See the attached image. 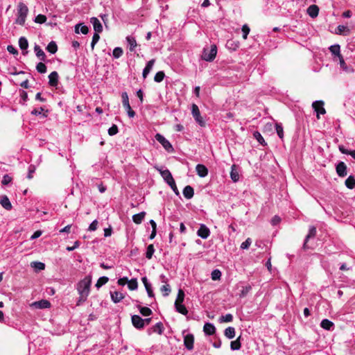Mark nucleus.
Instances as JSON below:
<instances>
[{"label": "nucleus", "mask_w": 355, "mask_h": 355, "mask_svg": "<svg viewBox=\"0 0 355 355\" xmlns=\"http://www.w3.org/2000/svg\"><path fill=\"white\" fill-rule=\"evenodd\" d=\"M338 60H339V64H340V68L345 72H351L352 71V69L351 68H349L347 64L345 63L344 59H343V55L340 56L338 58Z\"/></svg>", "instance_id": "31"}, {"label": "nucleus", "mask_w": 355, "mask_h": 355, "mask_svg": "<svg viewBox=\"0 0 355 355\" xmlns=\"http://www.w3.org/2000/svg\"><path fill=\"white\" fill-rule=\"evenodd\" d=\"M225 336L229 338L232 339L235 336V329L233 327H229L225 329L224 331Z\"/></svg>", "instance_id": "32"}, {"label": "nucleus", "mask_w": 355, "mask_h": 355, "mask_svg": "<svg viewBox=\"0 0 355 355\" xmlns=\"http://www.w3.org/2000/svg\"><path fill=\"white\" fill-rule=\"evenodd\" d=\"M345 186L349 189H353L355 187V178L353 175H349L345 180Z\"/></svg>", "instance_id": "33"}, {"label": "nucleus", "mask_w": 355, "mask_h": 355, "mask_svg": "<svg viewBox=\"0 0 355 355\" xmlns=\"http://www.w3.org/2000/svg\"><path fill=\"white\" fill-rule=\"evenodd\" d=\"M194 336L192 334H188L184 336V345L188 350L193 349Z\"/></svg>", "instance_id": "8"}, {"label": "nucleus", "mask_w": 355, "mask_h": 355, "mask_svg": "<svg viewBox=\"0 0 355 355\" xmlns=\"http://www.w3.org/2000/svg\"><path fill=\"white\" fill-rule=\"evenodd\" d=\"M240 338L241 337L239 336L236 340L231 342L230 348L232 350L235 351L241 349V344L240 342Z\"/></svg>", "instance_id": "37"}, {"label": "nucleus", "mask_w": 355, "mask_h": 355, "mask_svg": "<svg viewBox=\"0 0 355 355\" xmlns=\"http://www.w3.org/2000/svg\"><path fill=\"white\" fill-rule=\"evenodd\" d=\"M7 51L12 54V55H18V51L17 50V49L12 46V45H8L7 46Z\"/></svg>", "instance_id": "64"}, {"label": "nucleus", "mask_w": 355, "mask_h": 355, "mask_svg": "<svg viewBox=\"0 0 355 355\" xmlns=\"http://www.w3.org/2000/svg\"><path fill=\"white\" fill-rule=\"evenodd\" d=\"M99 33H100L95 32V33L94 34V35L92 37V40L91 42V46L92 49H94L95 44L98 42V40L100 39Z\"/></svg>", "instance_id": "56"}, {"label": "nucleus", "mask_w": 355, "mask_h": 355, "mask_svg": "<svg viewBox=\"0 0 355 355\" xmlns=\"http://www.w3.org/2000/svg\"><path fill=\"white\" fill-rule=\"evenodd\" d=\"M217 54V46L216 44H211L210 49L204 48L201 58L207 62H212Z\"/></svg>", "instance_id": "3"}, {"label": "nucleus", "mask_w": 355, "mask_h": 355, "mask_svg": "<svg viewBox=\"0 0 355 355\" xmlns=\"http://www.w3.org/2000/svg\"><path fill=\"white\" fill-rule=\"evenodd\" d=\"M46 66L43 62H40L36 65V70L40 73H45L46 72Z\"/></svg>", "instance_id": "47"}, {"label": "nucleus", "mask_w": 355, "mask_h": 355, "mask_svg": "<svg viewBox=\"0 0 355 355\" xmlns=\"http://www.w3.org/2000/svg\"><path fill=\"white\" fill-rule=\"evenodd\" d=\"M242 32H243V38L246 40L248 38V35L250 31V27L247 24H244L242 26Z\"/></svg>", "instance_id": "53"}, {"label": "nucleus", "mask_w": 355, "mask_h": 355, "mask_svg": "<svg viewBox=\"0 0 355 355\" xmlns=\"http://www.w3.org/2000/svg\"><path fill=\"white\" fill-rule=\"evenodd\" d=\"M320 326L324 329L331 331L334 329V324L328 319H323L321 321Z\"/></svg>", "instance_id": "24"}, {"label": "nucleus", "mask_w": 355, "mask_h": 355, "mask_svg": "<svg viewBox=\"0 0 355 355\" xmlns=\"http://www.w3.org/2000/svg\"><path fill=\"white\" fill-rule=\"evenodd\" d=\"M109 281V278L105 276L101 277L95 284L97 288H100L101 286L105 285Z\"/></svg>", "instance_id": "40"}, {"label": "nucleus", "mask_w": 355, "mask_h": 355, "mask_svg": "<svg viewBox=\"0 0 355 355\" xmlns=\"http://www.w3.org/2000/svg\"><path fill=\"white\" fill-rule=\"evenodd\" d=\"M155 60L154 59H152L147 62L145 68L143 70V73H142V76L144 79L146 78V77L148 76V75L149 74L150 71L152 70L153 65L155 64Z\"/></svg>", "instance_id": "21"}, {"label": "nucleus", "mask_w": 355, "mask_h": 355, "mask_svg": "<svg viewBox=\"0 0 355 355\" xmlns=\"http://www.w3.org/2000/svg\"><path fill=\"white\" fill-rule=\"evenodd\" d=\"M203 331L206 335L211 336L216 333V327L212 323L206 322L203 327Z\"/></svg>", "instance_id": "17"}, {"label": "nucleus", "mask_w": 355, "mask_h": 355, "mask_svg": "<svg viewBox=\"0 0 355 355\" xmlns=\"http://www.w3.org/2000/svg\"><path fill=\"white\" fill-rule=\"evenodd\" d=\"M254 137L257 140V141L262 146H265L267 144L265 142V140L261 133L258 131H255L253 133Z\"/></svg>", "instance_id": "39"}, {"label": "nucleus", "mask_w": 355, "mask_h": 355, "mask_svg": "<svg viewBox=\"0 0 355 355\" xmlns=\"http://www.w3.org/2000/svg\"><path fill=\"white\" fill-rule=\"evenodd\" d=\"M46 51H49V53H52V54H54L57 52L58 51V46L56 44V43L54 42V41H51L50 42L46 48Z\"/></svg>", "instance_id": "34"}, {"label": "nucleus", "mask_w": 355, "mask_h": 355, "mask_svg": "<svg viewBox=\"0 0 355 355\" xmlns=\"http://www.w3.org/2000/svg\"><path fill=\"white\" fill-rule=\"evenodd\" d=\"M160 290L163 293V295L165 297L168 296L171 291V286L168 284L163 285Z\"/></svg>", "instance_id": "48"}, {"label": "nucleus", "mask_w": 355, "mask_h": 355, "mask_svg": "<svg viewBox=\"0 0 355 355\" xmlns=\"http://www.w3.org/2000/svg\"><path fill=\"white\" fill-rule=\"evenodd\" d=\"M196 170L197 174L200 178H205L208 175V169L203 164H197V166L196 167Z\"/></svg>", "instance_id": "19"}, {"label": "nucleus", "mask_w": 355, "mask_h": 355, "mask_svg": "<svg viewBox=\"0 0 355 355\" xmlns=\"http://www.w3.org/2000/svg\"><path fill=\"white\" fill-rule=\"evenodd\" d=\"M275 128L277 135L280 139H283L284 137V129L283 126L281 123H276Z\"/></svg>", "instance_id": "49"}, {"label": "nucleus", "mask_w": 355, "mask_h": 355, "mask_svg": "<svg viewBox=\"0 0 355 355\" xmlns=\"http://www.w3.org/2000/svg\"><path fill=\"white\" fill-rule=\"evenodd\" d=\"M91 283V277L87 276L77 284L76 289L79 295H83V297H88L90 293Z\"/></svg>", "instance_id": "1"}, {"label": "nucleus", "mask_w": 355, "mask_h": 355, "mask_svg": "<svg viewBox=\"0 0 355 355\" xmlns=\"http://www.w3.org/2000/svg\"><path fill=\"white\" fill-rule=\"evenodd\" d=\"M233 320V315L231 313H227L225 315H222L219 318L220 322H230Z\"/></svg>", "instance_id": "45"}, {"label": "nucleus", "mask_w": 355, "mask_h": 355, "mask_svg": "<svg viewBox=\"0 0 355 355\" xmlns=\"http://www.w3.org/2000/svg\"><path fill=\"white\" fill-rule=\"evenodd\" d=\"M34 51L35 53L36 56L41 60V61H45L46 60V55L44 51L41 49V47L35 44L34 46Z\"/></svg>", "instance_id": "23"}, {"label": "nucleus", "mask_w": 355, "mask_h": 355, "mask_svg": "<svg viewBox=\"0 0 355 355\" xmlns=\"http://www.w3.org/2000/svg\"><path fill=\"white\" fill-rule=\"evenodd\" d=\"M19 46L22 51V53L24 55H26L28 53L27 49L28 47V42L25 37H21L19 39Z\"/></svg>", "instance_id": "15"}, {"label": "nucleus", "mask_w": 355, "mask_h": 355, "mask_svg": "<svg viewBox=\"0 0 355 355\" xmlns=\"http://www.w3.org/2000/svg\"><path fill=\"white\" fill-rule=\"evenodd\" d=\"M128 287L131 291H135L137 289L138 287V283L137 279H131L130 280H128Z\"/></svg>", "instance_id": "42"}, {"label": "nucleus", "mask_w": 355, "mask_h": 355, "mask_svg": "<svg viewBox=\"0 0 355 355\" xmlns=\"http://www.w3.org/2000/svg\"><path fill=\"white\" fill-rule=\"evenodd\" d=\"M110 296L114 303H119L124 298L123 294L119 291H111Z\"/></svg>", "instance_id": "22"}, {"label": "nucleus", "mask_w": 355, "mask_h": 355, "mask_svg": "<svg viewBox=\"0 0 355 355\" xmlns=\"http://www.w3.org/2000/svg\"><path fill=\"white\" fill-rule=\"evenodd\" d=\"M230 178L234 182H236L239 180V166L233 164L231 166Z\"/></svg>", "instance_id": "13"}, {"label": "nucleus", "mask_w": 355, "mask_h": 355, "mask_svg": "<svg viewBox=\"0 0 355 355\" xmlns=\"http://www.w3.org/2000/svg\"><path fill=\"white\" fill-rule=\"evenodd\" d=\"M164 77H165V73H164V71H160L155 73V75L154 76V80L156 83H161L164 80Z\"/></svg>", "instance_id": "46"}, {"label": "nucleus", "mask_w": 355, "mask_h": 355, "mask_svg": "<svg viewBox=\"0 0 355 355\" xmlns=\"http://www.w3.org/2000/svg\"><path fill=\"white\" fill-rule=\"evenodd\" d=\"M122 103L123 107H128L130 105L129 98L127 92H124L121 94Z\"/></svg>", "instance_id": "51"}, {"label": "nucleus", "mask_w": 355, "mask_h": 355, "mask_svg": "<svg viewBox=\"0 0 355 355\" xmlns=\"http://www.w3.org/2000/svg\"><path fill=\"white\" fill-rule=\"evenodd\" d=\"M137 308L139 309L140 313L144 316H149L153 313L151 309L148 307L137 305Z\"/></svg>", "instance_id": "35"}, {"label": "nucleus", "mask_w": 355, "mask_h": 355, "mask_svg": "<svg viewBox=\"0 0 355 355\" xmlns=\"http://www.w3.org/2000/svg\"><path fill=\"white\" fill-rule=\"evenodd\" d=\"M222 276V272L219 269H214L211 273V278L214 281L220 280Z\"/></svg>", "instance_id": "38"}, {"label": "nucleus", "mask_w": 355, "mask_h": 355, "mask_svg": "<svg viewBox=\"0 0 355 355\" xmlns=\"http://www.w3.org/2000/svg\"><path fill=\"white\" fill-rule=\"evenodd\" d=\"M127 42L129 45V49L130 51H135V47L137 46V42L135 37L132 36H128L126 37Z\"/></svg>", "instance_id": "29"}, {"label": "nucleus", "mask_w": 355, "mask_h": 355, "mask_svg": "<svg viewBox=\"0 0 355 355\" xmlns=\"http://www.w3.org/2000/svg\"><path fill=\"white\" fill-rule=\"evenodd\" d=\"M146 216L145 211H141L139 214L132 216V220L136 224H140L144 220Z\"/></svg>", "instance_id": "26"}, {"label": "nucleus", "mask_w": 355, "mask_h": 355, "mask_svg": "<svg viewBox=\"0 0 355 355\" xmlns=\"http://www.w3.org/2000/svg\"><path fill=\"white\" fill-rule=\"evenodd\" d=\"M124 108L127 111L128 115L130 118H133L135 116V112L132 110L130 105H128V107H124Z\"/></svg>", "instance_id": "62"}, {"label": "nucleus", "mask_w": 355, "mask_h": 355, "mask_svg": "<svg viewBox=\"0 0 355 355\" xmlns=\"http://www.w3.org/2000/svg\"><path fill=\"white\" fill-rule=\"evenodd\" d=\"M28 12V7L22 2L19 3L17 6V16L15 19V23L21 26L24 25Z\"/></svg>", "instance_id": "2"}, {"label": "nucleus", "mask_w": 355, "mask_h": 355, "mask_svg": "<svg viewBox=\"0 0 355 355\" xmlns=\"http://www.w3.org/2000/svg\"><path fill=\"white\" fill-rule=\"evenodd\" d=\"M191 113L193 117L196 120V121L200 125L205 126V122L203 120L202 117L200 115V110L197 105L193 104L191 106Z\"/></svg>", "instance_id": "5"}, {"label": "nucleus", "mask_w": 355, "mask_h": 355, "mask_svg": "<svg viewBox=\"0 0 355 355\" xmlns=\"http://www.w3.org/2000/svg\"><path fill=\"white\" fill-rule=\"evenodd\" d=\"M182 193L185 198L191 199L194 195V190L192 187L188 185L184 188Z\"/></svg>", "instance_id": "25"}, {"label": "nucleus", "mask_w": 355, "mask_h": 355, "mask_svg": "<svg viewBox=\"0 0 355 355\" xmlns=\"http://www.w3.org/2000/svg\"><path fill=\"white\" fill-rule=\"evenodd\" d=\"M141 281L145 286L146 292L153 290L151 284L148 282L146 277H143Z\"/></svg>", "instance_id": "52"}, {"label": "nucleus", "mask_w": 355, "mask_h": 355, "mask_svg": "<svg viewBox=\"0 0 355 355\" xmlns=\"http://www.w3.org/2000/svg\"><path fill=\"white\" fill-rule=\"evenodd\" d=\"M336 173L339 177L343 178V177L346 176L347 174V166L343 162H340L336 165Z\"/></svg>", "instance_id": "12"}, {"label": "nucleus", "mask_w": 355, "mask_h": 355, "mask_svg": "<svg viewBox=\"0 0 355 355\" xmlns=\"http://www.w3.org/2000/svg\"><path fill=\"white\" fill-rule=\"evenodd\" d=\"M155 139L162 144L163 148L168 153H173L174 151V148L170 141L166 139L162 135L159 133H157L155 136Z\"/></svg>", "instance_id": "4"}, {"label": "nucleus", "mask_w": 355, "mask_h": 355, "mask_svg": "<svg viewBox=\"0 0 355 355\" xmlns=\"http://www.w3.org/2000/svg\"><path fill=\"white\" fill-rule=\"evenodd\" d=\"M131 319L132 323L135 328L141 329L144 327V320L139 315H134Z\"/></svg>", "instance_id": "11"}, {"label": "nucleus", "mask_w": 355, "mask_h": 355, "mask_svg": "<svg viewBox=\"0 0 355 355\" xmlns=\"http://www.w3.org/2000/svg\"><path fill=\"white\" fill-rule=\"evenodd\" d=\"M20 98L21 101L20 103L24 105L25 103L28 101V94L26 91L21 90L20 92Z\"/></svg>", "instance_id": "55"}, {"label": "nucleus", "mask_w": 355, "mask_h": 355, "mask_svg": "<svg viewBox=\"0 0 355 355\" xmlns=\"http://www.w3.org/2000/svg\"><path fill=\"white\" fill-rule=\"evenodd\" d=\"M175 308L177 312L186 315L188 313V311L186 306L183 304V303L175 304Z\"/></svg>", "instance_id": "30"}, {"label": "nucleus", "mask_w": 355, "mask_h": 355, "mask_svg": "<svg viewBox=\"0 0 355 355\" xmlns=\"http://www.w3.org/2000/svg\"><path fill=\"white\" fill-rule=\"evenodd\" d=\"M32 306L37 309H48L51 306V303L46 300H42L37 302H35L32 304Z\"/></svg>", "instance_id": "16"}, {"label": "nucleus", "mask_w": 355, "mask_h": 355, "mask_svg": "<svg viewBox=\"0 0 355 355\" xmlns=\"http://www.w3.org/2000/svg\"><path fill=\"white\" fill-rule=\"evenodd\" d=\"M155 252V248L153 244H150L147 247L146 252V257L148 259H150Z\"/></svg>", "instance_id": "43"}, {"label": "nucleus", "mask_w": 355, "mask_h": 355, "mask_svg": "<svg viewBox=\"0 0 355 355\" xmlns=\"http://www.w3.org/2000/svg\"><path fill=\"white\" fill-rule=\"evenodd\" d=\"M123 53V49L121 47H116L113 50L112 55L114 58H119Z\"/></svg>", "instance_id": "50"}, {"label": "nucleus", "mask_w": 355, "mask_h": 355, "mask_svg": "<svg viewBox=\"0 0 355 355\" xmlns=\"http://www.w3.org/2000/svg\"><path fill=\"white\" fill-rule=\"evenodd\" d=\"M97 226H98V221H97V220H94L89 225V226L88 227V230L90 232L95 231L97 229Z\"/></svg>", "instance_id": "63"}, {"label": "nucleus", "mask_w": 355, "mask_h": 355, "mask_svg": "<svg viewBox=\"0 0 355 355\" xmlns=\"http://www.w3.org/2000/svg\"><path fill=\"white\" fill-rule=\"evenodd\" d=\"M317 230L316 227L315 226H310L309 229V233L306 236L303 245L302 249L304 250H306L309 248H311L308 245V241L310 239H313L316 236Z\"/></svg>", "instance_id": "7"}, {"label": "nucleus", "mask_w": 355, "mask_h": 355, "mask_svg": "<svg viewBox=\"0 0 355 355\" xmlns=\"http://www.w3.org/2000/svg\"><path fill=\"white\" fill-rule=\"evenodd\" d=\"M11 181H12V178L9 175L6 174L3 177L1 183H2L3 185H7L9 183H10Z\"/></svg>", "instance_id": "60"}, {"label": "nucleus", "mask_w": 355, "mask_h": 355, "mask_svg": "<svg viewBox=\"0 0 355 355\" xmlns=\"http://www.w3.org/2000/svg\"><path fill=\"white\" fill-rule=\"evenodd\" d=\"M0 204L6 210H10L12 209L11 202L6 195L0 196Z\"/></svg>", "instance_id": "18"}, {"label": "nucleus", "mask_w": 355, "mask_h": 355, "mask_svg": "<svg viewBox=\"0 0 355 355\" xmlns=\"http://www.w3.org/2000/svg\"><path fill=\"white\" fill-rule=\"evenodd\" d=\"M153 330L154 332H156V333L159 334V335L162 334V333L164 331L163 324L161 322L156 323L153 327Z\"/></svg>", "instance_id": "41"}, {"label": "nucleus", "mask_w": 355, "mask_h": 355, "mask_svg": "<svg viewBox=\"0 0 355 355\" xmlns=\"http://www.w3.org/2000/svg\"><path fill=\"white\" fill-rule=\"evenodd\" d=\"M329 51L335 57H340L342 55L340 54V46L339 44H334L330 46Z\"/></svg>", "instance_id": "27"}, {"label": "nucleus", "mask_w": 355, "mask_h": 355, "mask_svg": "<svg viewBox=\"0 0 355 355\" xmlns=\"http://www.w3.org/2000/svg\"><path fill=\"white\" fill-rule=\"evenodd\" d=\"M156 170L158 171L164 179V182L168 185L174 180L171 173L168 169H162V168L155 167Z\"/></svg>", "instance_id": "6"}, {"label": "nucleus", "mask_w": 355, "mask_h": 355, "mask_svg": "<svg viewBox=\"0 0 355 355\" xmlns=\"http://www.w3.org/2000/svg\"><path fill=\"white\" fill-rule=\"evenodd\" d=\"M90 22L92 24L95 32L101 33L103 31V26L96 17H92L90 19Z\"/></svg>", "instance_id": "20"}, {"label": "nucleus", "mask_w": 355, "mask_h": 355, "mask_svg": "<svg viewBox=\"0 0 355 355\" xmlns=\"http://www.w3.org/2000/svg\"><path fill=\"white\" fill-rule=\"evenodd\" d=\"M119 132L118 126L115 124H113L109 129H108V134L110 136H114L116 135Z\"/></svg>", "instance_id": "54"}, {"label": "nucleus", "mask_w": 355, "mask_h": 355, "mask_svg": "<svg viewBox=\"0 0 355 355\" xmlns=\"http://www.w3.org/2000/svg\"><path fill=\"white\" fill-rule=\"evenodd\" d=\"M59 76L57 71H53L49 75V84L51 87H57Z\"/></svg>", "instance_id": "14"}, {"label": "nucleus", "mask_w": 355, "mask_h": 355, "mask_svg": "<svg viewBox=\"0 0 355 355\" xmlns=\"http://www.w3.org/2000/svg\"><path fill=\"white\" fill-rule=\"evenodd\" d=\"M197 235L203 239H206L210 235V230L205 225L200 224V226L197 231Z\"/></svg>", "instance_id": "9"}, {"label": "nucleus", "mask_w": 355, "mask_h": 355, "mask_svg": "<svg viewBox=\"0 0 355 355\" xmlns=\"http://www.w3.org/2000/svg\"><path fill=\"white\" fill-rule=\"evenodd\" d=\"M252 243V240L250 238H248L244 242H243L241 245V248L242 250L248 249L250 245Z\"/></svg>", "instance_id": "57"}, {"label": "nucleus", "mask_w": 355, "mask_h": 355, "mask_svg": "<svg viewBox=\"0 0 355 355\" xmlns=\"http://www.w3.org/2000/svg\"><path fill=\"white\" fill-rule=\"evenodd\" d=\"M319 9L317 6L311 5L307 9V12L311 17H315L318 16Z\"/></svg>", "instance_id": "28"}, {"label": "nucleus", "mask_w": 355, "mask_h": 355, "mask_svg": "<svg viewBox=\"0 0 355 355\" xmlns=\"http://www.w3.org/2000/svg\"><path fill=\"white\" fill-rule=\"evenodd\" d=\"M345 31L349 32V29L347 26H345L344 25H339L337 26L336 33L337 34L341 35V34H343Z\"/></svg>", "instance_id": "59"}, {"label": "nucleus", "mask_w": 355, "mask_h": 355, "mask_svg": "<svg viewBox=\"0 0 355 355\" xmlns=\"http://www.w3.org/2000/svg\"><path fill=\"white\" fill-rule=\"evenodd\" d=\"M184 297V292L182 289H179L175 304L183 303Z\"/></svg>", "instance_id": "44"}, {"label": "nucleus", "mask_w": 355, "mask_h": 355, "mask_svg": "<svg viewBox=\"0 0 355 355\" xmlns=\"http://www.w3.org/2000/svg\"><path fill=\"white\" fill-rule=\"evenodd\" d=\"M323 105L324 102L322 101H315L312 104L313 108L317 112L318 117H319V114H324L326 112Z\"/></svg>", "instance_id": "10"}, {"label": "nucleus", "mask_w": 355, "mask_h": 355, "mask_svg": "<svg viewBox=\"0 0 355 355\" xmlns=\"http://www.w3.org/2000/svg\"><path fill=\"white\" fill-rule=\"evenodd\" d=\"M31 266L35 270H43L45 268V264L40 261H33L31 263Z\"/></svg>", "instance_id": "36"}, {"label": "nucleus", "mask_w": 355, "mask_h": 355, "mask_svg": "<svg viewBox=\"0 0 355 355\" xmlns=\"http://www.w3.org/2000/svg\"><path fill=\"white\" fill-rule=\"evenodd\" d=\"M46 21V17L44 15H38L35 19V21L38 24H43Z\"/></svg>", "instance_id": "58"}, {"label": "nucleus", "mask_w": 355, "mask_h": 355, "mask_svg": "<svg viewBox=\"0 0 355 355\" xmlns=\"http://www.w3.org/2000/svg\"><path fill=\"white\" fill-rule=\"evenodd\" d=\"M96 186L98 189L100 193H103L107 190L106 186H105L102 182H96Z\"/></svg>", "instance_id": "61"}]
</instances>
